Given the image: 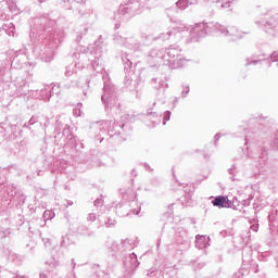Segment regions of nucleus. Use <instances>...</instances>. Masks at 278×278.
Here are the masks:
<instances>
[{
    "instance_id": "1",
    "label": "nucleus",
    "mask_w": 278,
    "mask_h": 278,
    "mask_svg": "<svg viewBox=\"0 0 278 278\" xmlns=\"http://www.w3.org/2000/svg\"><path fill=\"white\" fill-rule=\"evenodd\" d=\"M212 204L215 207H231V202L227 195H218L214 199Z\"/></svg>"
}]
</instances>
